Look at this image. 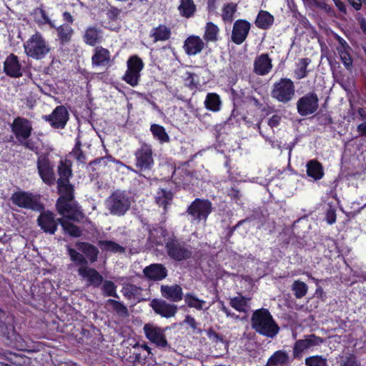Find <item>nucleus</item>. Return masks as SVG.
<instances>
[{
	"label": "nucleus",
	"instance_id": "24",
	"mask_svg": "<svg viewBox=\"0 0 366 366\" xmlns=\"http://www.w3.org/2000/svg\"><path fill=\"white\" fill-rule=\"evenodd\" d=\"M253 66V71L256 74L265 76L272 69V59L267 53H262L255 57Z\"/></svg>",
	"mask_w": 366,
	"mask_h": 366
},
{
	"label": "nucleus",
	"instance_id": "53",
	"mask_svg": "<svg viewBox=\"0 0 366 366\" xmlns=\"http://www.w3.org/2000/svg\"><path fill=\"white\" fill-rule=\"evenodd\" d=\"M102 294L104 297H112L114 298H119V295L117 293V285L111 280H104L102 282Z\"/></svg>",
	"mask_w": 366,
	"mask_h": 366
},
{
	"label": "nucleus",
	"instance_id": "3",
	"mask_svg": "<svg viewBox=\"0 0 366 366\" xmlns=\"http://www.w3.org/2000/svg\"><path fill=\"white\" fill-rule=\"evenodd\" d=\"M295 92V82L290 78L281 77L273 83L270 95L277 102L289 104L294 99Z\"/></svg>",
	"mask_w": 366,
	"mask_h": 366
},
{
	"label": "nucleus",
	"instance_id": "16",
	"mask_svg": "<svg viewBox=\"0 0 366 366\" xmlns=\"http://www.w3.org/2000/svg\"><path fill=\"white\" fill-rule=\"evenodd\" d=\"M38 173L43 182L49 186L55 183V175L53 167L47 155L41 154L38 157L36 162Z\"/></svg>",
	"mask_w": 366,
	"mask_h": 366
},
{
	"label": "nucleus",
	"instance_id": "10",
	"mask_svg": "<svg viewBox=\"0 0 366 366\" xmlns=\"http://www.w3.org/2000/svg\"><path fill=\"white\" fill-rule=\"evenodd\" d=\"M212 211V204L209 199L196 198L187 207V213L191 216L192 221L206 222Z\"/></svg>",
	"mask_w": 366,
	"mask_h": 366
},
{
	"label": "nucleus",
	"instance_id": "54",
	"mask_svg": "<svg viewBox=\"0 0 366 366\" xmlns=\"http://www.w3.org/2000/svg\"><path fill=\"white\" fill-rule=\"evenodd\" d=\"M141 74L127 69L122 79L128 84L132 86H136L139 84L140 81Z\"/></svg>",
	"mask_w": 366,
	"mask_h": 366
},
{
	"label": "nucleus",
	"instance_id": "9",
	"mask_svg": "<svg viewBox=\"0 0 366 366\" xmlns=\"http://www.w3.org/2000/svg\"><path fill=\"white\" fill-rule=\"evenodd\" d=\"M56 209L60 215L74 222H80L85 217L81 207L75 199L56 202Z\"/></svg>",
	"mask_w": 366,
	"mask_h": 366
},
{
	"label": "nucleus",
	"instance_id": "41",
	"mask_svg": "<svg viewBox=\"0 0 366 366\" xmlns=\"http://www.w3.org/2000/svg\"><path fill=\"white\" fill-rule=\"evenodd\" d=\"M311 59L308 57L301 58L296 63V69L294 71L295 76L297 79H302L308 76L309 70L307 66L311 63Z\"/></svg>",
	"mask_w": 366,
	"mask_h": 366
},
{
	"label": "nucleus",
	"instance_id": "35",
	"mask_svg": "<svg viewBox=\"0 0 366 366\" xmlns=\"http://www.w3.org/2000/svg\"><path fill=\"white\" fill-rule=\"evenodd\" d=\"M274 16L267 11L260 10L257 16L254 24L262 30L269 29L274 23Z\"/></svg>",
	"mask_w": 366,
	"mask_h": 366
},
{
	"label": "nucleus",
	"instance_id": "11",
	"mask_svg": "<svg viewBox=\"0 0 366 366\" xmlns=\"http://www.w3.org/2000/svg\"><path fill=\"white\" fill-rule=\"evenodd\" d=\"M298 114L302 117H306L315 114L319 108V98L314 92H308L297 102Z\"/></svg>",
	"mask_w": 366,
	"mask_h": 366
},
{
	"label": "nucleus",
	"instance_id": "30",
	"mask_svg": "<svg viewBox=\"0 0 366 366\" xmlns=\"http://www.w3.org/2000/svg\"><path fill=\"white\" fill-rule=\"evenodd\" d=\"M340 58L345 67L350 70L352 66V58L350 54L351 48L348 44L342 38L339 39V46L337 47Z\"/></svg>",
	"mask_w": 366,
	"mask_h": 366
},
{
	"label": "nucleus",
	"instance_id": "63",
	"mask_svg": "<svg viewBox=\"0 0 366 366\" xmlns=\"http://www.w3.org/2000/svg\"><path fill=\"white\" fill-rule=\"evenodd\" d=\"M114 162L116 163L117 164H123V163L119 160V159H116L114 157H113L112 155H107L106 157H100V158H97L95 159L94 160H93L90 164H99L102 162H103V164L104 165H107L109 162Z\"/></svg>",
	"mask_w": 366,
	"mask_h": 366
},
{
	"label": "nucleus",
	"instance_id": "59",
	"mask_svg": "<svg viewBox=\"0 0 366 366\" xmlns=\"http://www.w3.org/2000/svg\"><path fill=\"white\" fill-rule=\"evenodd\" d=\"M68 254L70 257V259L72 262L76 263V264H81V265H86L87 264V260L86 257L78 252L76 249L73 248H69L68 249Z\"/></svg>",
	"mask_w": 366,
	"mask_h": 366
},
{
	"label": "nucleus",
	"instance_id": "40",
	"mask_svg": "<svg viewBox=\"0 0 366 366\" xmlns=\"http://www.w3.org/2000/svg\"><path fill=\"white\" fill-rule=\"evenodd\" d=\"M55 28L61 44L64 45L71 41L74 30L70 25L63 24Z\"/></svg>",
	"mask_w": 366,
	"mask_h": 366
},
{
	"label": "nucleus",
	"instance_id": "44",
	"mask_svg": "<svg viewBox=\"0 0 366 366\" xmlns=\"http://www.w3.org/2000/svg\"><path fill=\"white\" fill-rule=\"evenodd\" d=\"M60 224L64 233L69 234L72 237H80L82 234V231L76 224L68 221L69 219H61Z\"/></svg>",
	"mask_w": 366,
	"mask_h": 366
},
{
	"label": "nucleus",
	"instance_id": "17",
	"mask_svg": "<svg viewBox=\"0 0 366 366\" xmlns=\"http://www.w3.org/2000/svg\"><path fill=\"white\" fill-rule=\"evenodd\" d=\"M149 305L157 315L167 319L174 317L178 311L176 305L167 302L163 299L154 298L152 300Z\"/></svg>",
	"mask_w": 366,
	"mask_h": 366
},
{
	"label": "nucleus",
	"instance_id": "22",
	"mask_svg": "<svg viewBox=\"0 0 366 366\" xmlns=\"http://www.w3.org/2000/svg\"><path fill=\"white\" fill-rule=\"evenodd\" d=\"M111 57V53L107 49L97 46L93 50L92 64L94 67H109L112 62Z\"/></svg>",
	"mask_w": 366,
	"mask_h": 366
},
{
	"label": "nucleus",
	"instance_id": "1",
	"mask_svg": "<svg viewBox=\"0 0 366 366\" xmlns=\"http://www.w3.org/2000/svg\"><path fill=\"white\" fill-rule=\"evenodd\" d=\"M252 328L259 335L273 339L280 332V327L267 308L254 310L251 317Z\"/></svg>",
	"mask_w": 366,
	"mask_h": 366
},
{
	"label": "nucleus",
	"instance_id": "57",
	"mask_svg": "<svg viewBox=\"0 0 366 366\" xmlns=\"http://www.w3.org/2000/svg\"><path fill=\"white\" fill-rule=\"evenodd\" d=\"M107 305H110L112 310L119 315L124 317L128 316V309L122 302L113 299H109L107 300Z\"/></svg>",
	"mask_w": 366,
	"mask_h": 366
},
{
	"label": "nucleus",
	"instance_id": "8",
	"mask_svg": "<svg viewBox=\"0 0 366 366\" xmlns=\"http://www.w3.org/2000/svg\"><path fill=\"white\" fill-rule=\"evenodd\" d=\"M107 208L110 213L116 216H123L131 207L130 198L124 193L117 190L107 199Z\"/></svg>",
	"mask_w": 366,
	"mask_h": 366
},
{
	"label": "nucleus",
	"instance_id": "42",
	"mask_svg": "<svg viewBox=\"0 0 366 366\" xmlns=\"http://www.w3.org/2000/svg\"><path fill=\"white\" fill-rule=\"evenodd\" d=\"M133 348L139 350L138 352H134V361L136 362H140L143 360L151 358L153 355L152 348L146 343L140 344L139 342H137L133 346Z\"/></svg>",
	"mask_w": 366,
	"mask_h": 366
},
{
	"label": "nucleus",
	"instance_id": "15",
	"mask_svg": "<svg viewBox=\"0 0 366 366\" xmlns=\"http://www.w3.org/2000/svg\"><path fill=\"white\" fill-rule=\"evenodd\" d=\"M40 212L41 213L37 218L38 226L45 233L54 234L61 218L56 219L55 214L49 210H44V209Z\"/></svg>",
	"mask_w": 366,
	"mask_h": 366
},
{
	"label": "nucleus",
	"instance_id": "55",
	"mask_svg": "<svg viewBox=\"0 0 366 366\" xmlns=\"http://www.w3.org/2000/svg\"><path fill=\"white\" fill-rule=\"evenodd\" d=\"M184 81V85L190 90H195L200 85L198 75L193 72L187 71Z\"/></svg>",
	"mask_w": 366,
	"mask_h": 366
},
{
	"label": "nucleus",
	"instance_id": "50",
	"mask_svg": "<svg viewBox=\"0 0 366 366\" xmlns=\"http://www.w3.org/2000/svg\"><path fill=\"white\" fill-rule=\"evenodd\" d=\"M122 292L127 299L132 300L141 295L142 289L135 285L127 284L123 286Z\"/></svg>",
	"mask_w": 366,
	"mask_h": 366
},
{
	"label": "nucleus",
	"instance_id": "12",
	"mask_svg": "<svg viewBox=\"0 0 366 366\" xmlns=\"http://www.w3.org/2000/svg\"><path fill=\"white\" fill-rule=\"evenodd\" d=\"M172 177L174 182L177 187H182L184 189H192L197 178L194 172L190 170L188 167L182 166L175 169Z\"/></svg>",
	"mask_w": 366,
	"mask_h": 366
},
{
	"label": "nucleus",
	"instance_id": "6",
	"mask_svg": "<svg viewBox=\"0 0 366 366\" xmlns=\"http://www.w3.org/2000/svg\"><path fill=\"white\" fill-rule=\"evenodd\" d=\"M135 163L137 172H142V177H147L154 165L153 152L150 145L142 144L139 148L134 152Z\"/></svg>",
	"mask_w": 366,
	"mask_h": 366
},
{
	"label": "nucleus",
	"instance_id": "37",
	"mask_svg": "<svg viewBox=\"0 0 366 366\" xmlns=\"http://www.w3.org/2000/svg\"><path fill=\"white\" fill-rule=\"evenodd\" d=\"M31 15L34 16V21L39 25L48 24L51 28H55L54 22L49 19L42 5L33 9Z\"/></svg>",
	"mask_w": 366,
	"mask_h": 366
},
{
	"label": "nucleus",
	"instance_id": "45",
	"mask_svg": "<svg viewBox=\"0 0 366 366\" xmlns=\"http://www.w3.org/2000/svg\"><path fill=\"white\" fill-rule=\"evenodd\" d=\"M150 131L154 138L161 143H166L169 141V137L163 126L153 124L151 125Z\"/></svg>",
	"mask_w": 366,
	"mask_h": 366
},
{
	"label": "nucleus",
	"instance_id": "14",
	"mask_svg": "<svg viewBox=\"0 0 366 366\" xmlns=\"http://www.w3.org/2000/svg\"><path fill=\"white\" fill-rule=\"evenodd\" d=\"M324 342V339L315 334L304 336V339L297 340L293 347V358L300 359L302 352L311 347L319 346Z\"/></svg>",
	"mask_w": 366,
	"mask_h": 366
},
{
	"label": "nucleus",
	"instance_id": "26",
	"mask_svg": "<svg viewBox=\"0 0 366 366\" xmlns=\"http://www.w3.org/2000/svg\"><path fill=\"white\" fill-rule=\"evenodd\" d=\"M79 274L83 278H86L88 285L94 287H99L103 281V276L94 268L89 267H81L78 269Z\"/></svg>",
	"mask_w": 366,
	"mask_h": 366
},
{
	"label": "nucleus",
	"instance_id": "31",
	"mask_svg": "<svg viewBox=\"0 0 366 366\" xmlns=\"http://www.w3.org/2000/svg\"><path fill=\"white\" fill-rule=\"evenodd\" d=\"M171 35V29L163 24L152 28L149 32V37L152 39L154 43L167 41L170 39Z\"/></svg>",
	"mask_w": 366,
	"mask_h": 366
},
{
	"label": "nucleus",
	"instance_id": "33",
	"mask_svg": "<svg viewBox=\"0 0 366 366\" xmlns=\"http://www.w3.org/2000/svg\"><path fill=\"white\" fill-rule=\"evenodd\" d=\"M76 247L91 262L97 260L99 251L94 244L86 242H77Z\"/></svg>",
	"mask_w": 366,
	"mask_h": 366
},
{
	"label": "nucleus",
	"instance_id": "38",
	"mask_svg": "<svg viewBox=\"0 0 366 366\" xmlns=\"http://www.w3.org/2000/svg\"><path fill=\"white\" fill-rule=\"evenodd\" d=\"M178 10L182 17L189 19L194 15L197 6L193 0H180Z\"/></svg>",
	"mask_w": 366,
	"mask_h": 366
},
{
	"label": "nucleus",
	"instance_id": "58",
	"mask_svg": "<svg viewBox=\"0 0 366 366\" xmlns=\"http://www.w3.org/2000/svg\"><path fill=\"white\" fill-rule=\"evenodd\" d=\"M105 14L109 22H116L121 19V9L113 5H109L105 9Z\"/></svg>",
	"mask_w": 366,
	"mask_h": 366
},
{
	"label": "nucleus",
	"instance_id": "56",
	"mask_svg": "<svg viewBox=\"0 0 366 366\" xmlns=\"http://www.w3.org/2000/svg\"><path fill=\"white\" fill-rule=\"evenodd\" d=\"M292 290L296 298L300 299L306 295L308 287L304 282L295 280L292 285Z\"/></svg>",
	"mask_w": 366,
	"mask_h": 366
},
{
	"label": "nucleus",
	"instance_id": "25",
	"mask_svg": "<svg viewBox=\"0 0 366 366\" xmlns=\"http://www.w3.org/2000/svg\"><path fill=\"white\" fill-rule=\"evenodd\" d=\"M161 295L163 298L172 302H178L184 297L183 290L179 285H162L160 287Z\"/></svg>",
	"mask_w": 366,
	"mask_h": 366
},
{
	"label": "nucleus",
	"instance_id": "27",
	"mask_svg": "<svg viewBox=\"0 0 366 366\" xmlns=\"http://www.w3.org/2000/svg\"><path fill=\"white\" fill-rule=\"evenodd\" d=\"M169 235L168 230L161 226L153 225L149 229L148 242L153 246H162Z\"/></svg>",
	"mask_w": 366,
	"mask_h": 366
},
{
	"label": "nucleus",
	"instance_id": "48",
	"mask_svg": "<svg viewBox=\"0 0 366 366\" xmlns=\"http://www.w3.org/2000/svg\"><path fill=\"white\" fill-rule=\"evenodd\" d=\"M248 299L244 296L234 297L230 299L229 305L239 312H246Z\"/></svg>",
	"mask_w": 366,
	"mask_h": 366
},
{
	"label": "nucleus",
	"instance_id": "60",
	"mask_svg": "<svg viewBox=\"0 0 366 366\" xmlns=\"http://www.w3.org/2000/svg\"><path fill=\"white\" fill-rule=\"evenodd\" d=\"M72 154L79 162H85L86 155L81 149V142L79 138L76 139L75 145L72 149Z\"/></svg>",
	"mask_w": 366,
	"mask_h": 366
},
{
	"label": "nucleus",
	"instance_id": "5",
	"mask_svg": "<svg viewBox=\"0 0 366 366\" xmlns=\"http://www.w3.org/2000/svg\"><path fill=\"white\" fill-rule=\"evenodd\" d=\"M165 249L167 255L177 262L187 260L192 257V252L187 242L174 235L167 239Z\"/></svg>",
	"mask_w": 366,
	"mask_h": 366
},
{
	"label": "nucleus",
	"instance_id": "13",
	"mask_svg": "<svg viewBox=\"0 0 366 366\" xmlns=\"http://www.w3.org/2000/svg\"><path fill=\"white\" fill-rule=\"evenodd\" d=\"M42 119L48 122L52 128L62 129L69 119V114L64 106L59 105L56 107L50 114L44 115Z\"/></svg>",
	"mask_w": 366,
	"mask_h": 366
},
{
	"label": "nucleus",
	"instance_id": "20",
	"mask_svg": "<svg viewBox=\"0 0 366 366\" xmlns=\"http://www.w3.org/2000/svg\"><path fill=\"white\" fill-rule=\"evenodd\" d=\"M85 44L97 46L104 41V31L97 24L88 26L82 36Z\"/></svg>",
	"mask_w": 366,
	"mask_h": 366
},
{
	"label": "nucleus",
	"instance_id": "36",
	"mask_svg": "<svg viewBox=\"0 0 366 366\" xmlns=\"http://www.w3.org/2000/svg\"><path fill=\"white\" fill-rule=\"evenodd\" d=\"M204 107L212 112H217L221 109L222 100L220 96L214 92L207 93L204 102Z\"/></svg>",
	"mask_w": 366,
	"mask_h": 366
},
{
	"label": "nucleus",
	"instance_id": "18",
	"mask_svg": "<svg viewBox=\"0 0 366 366\" xmlns=\"http://www.w3.org/2000/svg\"><path fill=\"white\" fill-rule=\"evenodd\" d=\"M143 330L146 337L157 347L165 348L168 346L165 334L161 327L148 323L144 325Z\"/></svg>",
	"mask_w": 366,
	"mask_h": 366
},
{
	"label": "nucleus",
	"instance_id": "64",
	"mask_svg": "<svg viewBox=\"0 0 366 366\" xmlns=\"http://www.w3.org/2000/svg\"><path fill=\"white\" fill-rule=\"evenodd\" d=\"M360 362H358L357 357L352 354H350L349 355L346 356L342 366H359Z\"/></svg>",
	"mask_w": 366,
	"mask_h": 366
},
{
	"label": "nucleus",
	"instance_id": "51",
	"mask_svg": "<svg viewBox=\"0 0 366 366\" xmlns=\"http://www.w3.org/2000/svg\"><path fill=\"white\" fill-rule=\"evenodd\" d=\"M184 301L189 307L195 308L197 310H203V307L206 303L204 300L197 298L192 293H187L185 295Z\"/></svg>",
	"mask_w": 366,
	"mask_h": 366
},
{
	"label": "nucleus",
	"instance_id": "4",
	"mask_svg": "<svg viewBox=\"0 0 366 366\" xmlns=\"http://www.w3.org/2000/svg\"><path fill=\"white\" fill-rule=\"evenodd\" d=\"M26 55L32 59H44L50 51V46L42 34L36 31L24 44Z\"/></svg>",
	"mask_w": 366,
	"mask_h": 366
},
{
	"label": "nucleus",
	"instance_id": "46",
	"mask_svg": "<svg viewBox=\"0 0 366 366\" xmlns=\"http://www.w3.org/2000/svg\"><path fill=\"white\" fill-rule=\"evenodd\" d=\"M172 198L173 194L172 192L162 189L157 192L156 202L159 207H162L166 210Z\"/></svg>",
	"mask_w": 366,
	"mask_h": 366
},
{
	"label": "nucleus",
	"instance_id": "61",
	"mask_svg": "<svg viewBox=\"0 0 366 366\" xmlns=\"http://www.w3.org/2000/svg\"><path fill=\"white\" fill-rule=\"evenodd\" d=\"M305 365L307 366H327V362L326 358L322 355H314L305 359Z\"/></svg>",
	"mask_w": 366,
	"mask_h": 366
},
{
	"label": "nucleus",
	"instance_id": "2",
	"mask_svg": "<svg viewBox=\"0 0 366 366\" xmlns=\"http://www.w3.org/2000/svg\"><path fill=\"white\" fill-rule=\"evenodd\" d=\"M11 129L19 145L35 154H39V146L30 139L33 132L31 121L24 117H17L14 119Z\"/></svg>",
	"mask_w": 366,
	"mask_h": 366
},
{
	"label": "nucleus",
	"instance_id": "39",
	"mask_svg": "<svg viewBox=\"0 0 366 366\" xmlns=\"http://www.w3.org/2000/svg\"><path fill=\"white\" fill-rule=\"evenodd\" d=\"M98 246L103 252L124 253L125 248L112 240H99Z\"/></svg>",
	"mask_w": 366,
	"mask_h": 366
},
{
	"label": "nucleus",
	"instance_id": "32",
	"mask_svg": "<svg viewBox=\"0 0 366 366\" xmlns=\"http://www.w3.org/2000/svg\"><path fill=\"white\" fill-rule=\"evenodd\" d=\"M306 169L307 175L315 181L322 179L325 175L324 167L317 159L308 161Z\"/></svg>",
	"mask_w": 366,
	"mask_h": 366
},
{
	"label": "nucleus",
	"instance_id": "62",
	"mask_svg": "<svg viewBox=\"0 0 366 366\" xmlns=\"http://www.w3.org/2000/svg\"><path fill=\"white\" fill-rule=\"evenodd\" d=\"M313 3H314V5L317 8H318L321 10H323L329 16H335V13L334 9L329 4H327L325 1H320V0H315Z\"/></svg>",
	"mask_w": 366,
	"mask_h": 366
},
{
	"label": "nucleus",
	"instance_id": "47",
	"mask_svg": "<svg viewBox=\"0 0 366 366\" xmlns=\"http://www.w3.org/2000/svg\"><path fill=\"white\" fill-rule=\"evenodd\" d=\"M57 172L59 175V179H61L64 182L69 181V177L72 175L71 163L61 160L58 165Z\"/></svg>",
	"mask_w": 366,
	"mask_h": 366
},
{
	"label": "nucleus",
	"instance_id": "23",
	"mask_svg": "<svg viewBox=\"0 0 366 366\" xmlns=\"http://www.w3.org/2000/svg\"><path fill=\"white\" fill-rule=\"evenodd\" d=\"M4 71L9 77L19 78L22 76V66L19 58L14 54H10L4 62Z\"/></svg>",
	"mask_w": 366,
	"mask_h": 366
},
{
	"label": "nucleus",
	"instance_id": "34",
	"mask_svg": "<svg viewBox=\"0 0 366 366\" xmlns=\"http://www.w3.org/2000/svg\"><path fill=\"white\" fill-rule=\"evenodd\" d=\"M290 362V357L285 350L275 351L267 360L266 366H285Z\"/></svg>",
	"mask_w": 366,
	"mask_h": 366
},
{
	"label": "nucleus",
	"instance_id": "43",
	"mask_svg": "<svg viewBox=\"0 0 366 366\" xmlns=\"http://www.w3.org/2000/svg\"><path fill=\"white\" fill-rule=\"evenodd\" d=\"M237 11V4L233 2L224 4L222 8V19L224 23H232Z\"/></svg>",
	"mask_w": 366,
	"mask_h": 366
},
{
	"label": "nucleus",
	"instance_id": "49",
	"mask_svg": "<svg viewBox=\"0 0 366 366\" xmlns=\"http://www.w3.org/2000/svg\"><path fill=\"white\" fill-rule=\"evenodd\" d=\"M218 26L214 23L207 22L205 26V31L203 36L206 41H215L217 39V34L219 33Z\"/></svg>",
	"mask_w": 366,
	"mask_h": 366
},
{
	"label": "nucleus",
	"instance_id": "28",
	"mask_svg": "<svg viewBox=\"0 0 366 366\" xmlns=\"http://www.w3.org/2000/svg\"><path fill=\"white\" fill-rule=\"evenodd\" d=\"M56 183L57 191L59 197L56 199V202L71 201L75 199L74 187L70 184L69 181L64 182L61 179H58Z\"/></svg>",
	"mask_w": 366,
	"mask_h": 366
},
{
	"label": "nucleus",
	"instance_id": "7",
	"mask_svg": "<svg viewBox=\"0 0 366 366\" xmlns=\"http://www.w3.org/2000/svg\"><path fill=\"white\" fill-rule=\"evenodd\" d=\"M10 200L11 203L20 208L40 212L44 209L39 195L26 191H17L14 192Z\"/></svg>",
	"mask_w": 366,
	"mask_h": 366
},
{
	"label": "nucleus",
	"instance_id": "52",
	"mask_svg": "<svg viewBox=\"0 0 366 366\" xmlns=\"http://www.w3.org/2000/svg\"><path fill=\"white\" fill-rule=\"evenodd\" d=\"M127 69L141 74V71L144 67V64L139 56L132 55L128 59L127 61Z\"/></svg>",
	"mask_w": 366,
	"mask_h": 366
},
{
	"label": "nucleus",
	"instance_id": "19",
	"mask_svg": "<svg viewBox=\"0 0 366 366\" xmlns=\"http://www.w3.org/2000/svg\"><path fill=\"white\" fill-rule=\"evenodd\" d=\"M251 24L246 19H237L233 24L231 40L237 45L242 44L247 38Z\"/></svg>",
	"mask_w": 366,
	"mask_h": 366
},
{
	"label": "nucleus",
	"instance_id": "21",
	"mask_svg": "<svg viewBox=\"0 0 366 366\" xmlns=\"http://www.w3.org/2000/svg\"><path fill=\"white\" fill-rule=\"evenodd\" d=\"M143 274L148 280L159 282L168 276V270L161 263H153L144 268Z\"/></svg>",
	"mask_w": 366,
	"mask_h": 366
},
{
	"label": "nucleus",
	"instance_id": "29",
	"mask_svg": "<svg viewBox=\"0 0 366 366\" xmlns=\"http://www.w3.org/2000/svg\"><path fill=\"white\" fill-rule=\"evenodd\" d=\"M204 43L199 36H189L183 45L185 53L189 56H194L200 53L204 49Z\"/></svg>",
	"mask_w": 366,
	"mask_h": 366
}]
</instances>
